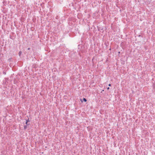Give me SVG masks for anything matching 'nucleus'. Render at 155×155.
Listing matches in <instances>:
<instances>
[{
    "label": "nucleus",
    "instance_id": "nucleus-9",
    "mask_svg": "<svg viewBox=\"0 0 155 155\" xmlns=\"http://www.w3.org/2000/svg\"><path fill=\"white\" fill-rule=\"evenodd\" d=\"M109 89H110L109 87H108L107 88V90H109Z\"/></svg>",
    "mask_w": 155,
    "mask_h": 155
},
{
    "label": "nucleus",
    "instance_id": "nucleus-2",
    "mask_svg": "<svg viewBox=\"0 0 155 155\" xmlns=\"http://www.w3.org/2000/svg\"><path fill=\"white\" fill-rule=\"evenodd\" d=\"M22 54V52L21 51H20L18 52V55L19 56H21Z\"/></svg>",
    "mask_w": 155,
    "mask_h": 155
},
{
    "label": "nucleus",
    "instance_id": "nucleus-6",
    "mask_svg": "<svg viewBox=\"0 0 155 155\" xmlns=\"http://www.w3.org/2000/svg\"><path fill=\"white\" fill-rule=\"evenodd\" d=\"M80 101L81 102H83V99H81Z\"/></svg>",
    "mask_w": 155,
    "mask_h": 155
},
{
    "label": "nucleus",
    "instance_id": "nucleus-3",
    "mask_svg": "<svg viewBox=\"0 0 155 155\" xmlns=\"http://www.w3.org/2000/svg\"><path fill=\"white\" fill-rule=\"evenodd\" d=\"M27 125H25L24 126V129L25 130L27 127Z\"/></svg>",
    "mask_w": 155,
    "mask_h": 155
},
{
    "label": "nucleus",
    "instance_id": "nucleus-4",
    "mask_svg": "<svg viewBox=\"0 0 155 155\" xmlns=\"http://www.w3.org/2000/svg\"><path fill=\"white\" fill-rule=\"evenodd\" d=\"M83 101H84L85 102H86L87 101V100L85 98H83Z\"/></svg>",
    "mask_w": 155,
    "mask_h": 155
},
{
    "label": "nucleus",
    "instance_id": "nucleus-5",
    "mask_svg": "<svg viewBox=\"0 0 155 155\" xmlns=\"http://www.w3.org/2000/svg\"><path fill=\"white\" fill-rule=\"evenodd\" d=\"M153 88L155 89V83L153 84Z\"/></svg>",
    "mask_w": 155,
    "mask_h": 155
},
{
    "label": "nucleus",
    "instance_id": "nucleus-7",
    "mask_svg": "<svg viewBox=\"0 0 155 155\" xmlns=\"http://www.w3.org/2000/svg\"><path fill=\"white\" fill-rule=\"evenodd\" d=\"M108 86H111V84H108Z\"/></svg>",
    "mask_w": 155,
    "mask_h": 155
},
{
    "label": "nucleus",
    "instance_id": "nucleus-1",
    "mask_svg": "<svg viewBox=\"0 0 155 155\" xmlns=\"http://www.w3.org/2000/svg\"><path fill=\"white\" fill-rule=\"evenodd\" d=\"M29 118H28V120H26V122L25 123V124H26V125H29V124H28V122H29Z\"/></svg>",
    "mask_w": 155,
    "mask_h": 155
},
{
    "label": "nucleus",
    "instance_id": "nucleus-8",
    "mask_svg": "<svg viewBox=\"0 0 155 155\" xmlns=\"http://www.w3.org/2000/svg\"><path fill=\"white\" fill-rule=\"evenodd\" d=\"M30 49V48H28L27 50H29Z\"/></svg>",
    "mask_w": 155,
    "mask_h": 155
}]
</instances>
